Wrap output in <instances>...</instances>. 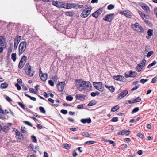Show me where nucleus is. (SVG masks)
<instances>
[{
    "instance_id": "nucleus-60",
    "label": "nucleus",
    "mask_w": 157,
    "mask_h": 157,
    "mask_svg": "<svg viewBox=\"0 0 157 157\" xmlns=\"http://www.w3.org/2000/svg\"><path fill=\"white\" fill-rule=\"evenodd\" d=\"M5 99L8 101L10 102L12 101L11 98L8 96H6L5 98Z\"/></svg>"
},
{
    "instance_id": "nucleus-17",
    "label": "nucleus",
    "mask_w": 157,
    "mask_h": 157,
    "mask_svg": "<svg viewBox=\"0 0 157 157\" xmlns=\"http://www.w3.org/2000/svg\"><path fill=\"white\" fill-rule=\"evenodd\" d=\"M16 136L17 138L20 140H23L24 136L19 131H17L16 133Z\"/></svg>"
},
{
    "instance_id": "nucleus-14",
    "label": "nucleus",
    "mask_w": 157,
    "mask_h": 157,
    "mask_svg": "<svg viewBox=\"0 0 157 157\" xmlns=\"http://www.w3.org/2000/svg\"><path fill=\"white\" fill-rule=\"evenodd\" d=\"M113 77L115 80L119 81L123 80L124 78L123 76L120 75L114 76Z\"/></svg>"
},
{
    "instance_id": "nucleus-64",
    "label": "nucleus",
    "mask_w": 157,
    "mask_h": 157,
    "mask_svg": "<svg viewBox=\"0 0 157 157\" xmlns=\"http://www.w3.org/2000/svg\"><path fill=\"white\" fill-rule=\"evenodd\" d=\"M77 155V153L75 152V151H74L73 153V156L74 157H76Z\"/></svg>"
},
{
    "instance_id": "nucleus-5",
    "label": "nucleus",
    "mask_w": 157,
    "mask_h": 157,
    "mask_svg": "<svg viewBox=\"0 0 157 157\" xmlns=\"http://www.w3.org/2000/svg\"><path fill=\"white\" fill-rule=\"evenodd\" d=\"M93 85L95 88L101 92H103L105 90L101 82H94Z\"/></svg>"
},
{
    "instance_id": "nucleus-44",
    "label": "nucleus",
    "mask_w": 157,
    "mask_h": 157,
    "mask_svg": "<svg viewBox=\"0 0 157 157\" xmlns=\"http://www.w3.org/2000/svg\"><path fill=\"white\" fill-rule=\"evenodd\" d=\"M18 104L23 109H24L25 108V105L22 103L21 102H18Z\"/></svg>"
},
{
    "instance_id": "nucleus-35",
    "label": "nucleus",
    "mask_w": 157,
    "mask_h": 157,
    "mask_svg": "<svg viewBox=\"0 0 157 157\" xmlns=\"http://www.w3.org/2000/svg\"><path fill=\"white\" fill-rule=\"evenodd\" d=\"M147 34L149 36H151L153 35V30L152 29H149L147 31Z\"/></svg>"
},
{
    "instance_id": "nucleus-21",
    "label": "nucleus",
    "mask_w": 157,
    "mask_h": 157,
    "mask_svg": "<svg viewBox=\"0 0 157 157\" xmlns=\"http://www.w3.org/2000/svg\"><path fill=\"white\" fill-rule=\"evenodd\" d=\"M81 122L84 124L87 123L88 124L90 123L91 122V120L90 118L89 119H82L81 120Z\"/></svg>"
},
{
    "instance_id": "nucleus-59",
    "label": "nucleus",
    "mask_w": 157,
    "mask_h": 157,
    "mask_svg": "<svg viewBox=\"0 0 157 157\" xmlns=\"http://www.w3.org/2000/svg\"><path fill=\"white\" fill-rule=\"evenodd\" d=\"M139 14L141 16L142 18L144 17L145 15L142 13L141 11H139Z\"/></svg>"
},
{
    "instance_id": "nucleus-33",
    "label": "nucleus",
    "mask_w": 157,
    "mask_h": 157,
    "mask_svg": "<svg viewBox=\"0 0 157 157\" xmlns=\"http://www.w3.org/2000/svg\"><path fill=\"white\" fill-rule=\"evenodd\" d=\"M100 94V93L98 92H93L91 93V95L92 97H95L96 95H98Z\"/></svg>"
},
{
    "instance_id": "nucleus-30",
    "label": "nucleus",
    "mask_w": 157,
    "mask_h": 157,
    "mask_svg": "<svg viewBox=\"0 0 157 157\" xmlns=\"http://www.w3.org/2000/svg\"><path fill=\"white\" fill-rule=\"evenodd\" d=\"M19 40H14V48L15 49H17L18 44L19 42L18 41Z\"/></svg>"
},
{
    "instance_id": "nucleus-38",
    "label": "nucleus",
    "mask_w": 157,
    "mask_h": 157,
    "mask_svg": "<svg viewBox=\"0 0 157 157\" xmlns=\"http://www.w3.org/2000/svg\"><path fill=\"white\" fill-rule=\"evenodd\" d=\"M82 135L84 136H86V137H89L90 136L89 134L88 133L86 132H83L82 133Z\"/></svg>"
},
{
    "instance_id": "nucleus-46",
    "label": "nucleus",
    "mask_w": 157,
    "mask_h": 157,
    "mask_svg": "<svg viewBox=\"0 0 157 157\" xmlns=\"http://www.w3.org/2000/svg\"><path fill=\"white\" fill-rule=\"evenodd\" d=\"M63 147L65 149H68L70 148V147L67 144H65L63 145Z\"/></svg>"
},
{
    "instance_id": "nucleus-39",
    "label": "nucleus",
    "mask_w": 157,
    "mask_h": 157,
    "mask_svg": "<svg viewBox=\"0 0 157 157\" xmlns=\"http://www.w3.org/2000/svg\"><path fill=\"white\" fill-rule=\"evenodd\" d=\"M66 15L67 16L72 17L73 15V13L71 12H67L66 13Z\"/></svg>"
},
{
    "instance_id": "nucleus-34",
    "label": "nucleus",
    "mask_w": 157,
    "mask_h": 157,
    "mask_svg": "<svg viewBox=\"0 0 157 157\" xmlns=\"http://www.w3.org/2000/svg\"><path fill=\"white\" fill-rule=\"evenodd\" d=\"M32 141L36 143L37 142V139L36 136H34L32 135L31 136Z\"/></svg>"
},
{
    "instance_id": "nucleus-45",
    "label": "nucleus",
    "mask_w": 157,
    "mask_h": 157,
    "mask_svg": "<svg viewBox=\"0 0 157 157\" xmlns=\"http://www.w3.org/2000/svg\"><path fill=\"white\" fill-rule=\"evenodd\" d=\"M114 7V5L112 4H110L107 7L108 10H111L113 9Z\"/></svg>"
},
{
    "instance_id": "nucleus-1",
    "label": "nucleus",
    "mask_w": 157,
    "mask_h": 157,
    "mask_svg": "<svg viewBox=\"0 0 157 157\" xmlns=\"http://www.w3.org/2000/svg\"><path fill=\"white\" fill-rule=\"evenodd\" d=\"M75 82L77 89L80 91L85 89L88 90L91 88V85L89 82L83 81L81 79H77L75 80Z\"/></svg>"
},
{
    "instance_id": "nucleus-63",
    "label": "nucleus",
    "mask_w": 157,
    "mask_h": 157,
    "mask_svg": "<svg viewBox=\"0 0 157 157\" xmlns=\"http://www.w3.org/2000/svg\"><path fill=\"white\" fill-rule=\"evenodd\" d=\"M138 87H139L138 86H135V87L132 88L131 89V90L132 91H133L137 89L138 88Z\"/></svg>"
},
{
    "instance_id": "nucleus-19",
    "label": "nucleus",
    "mask_w": 157,
    "mask_h": 157,
    "mask_svg": "<svg viewBox=\"0 0 157 157\" xmlns=\"http://www.w3.org/2000/svg\"><path fill=\"white\" fill-rule=\"evenodd\" d=\"M5 44V39L2 36H0V46H3Z\"/></svg>"
},
{
    "instance_id": "nucleus-8",
    "label": "nucleus",
    "mask_w": 157,
    "mask_h": 157,
    "mask_svg": "<svg viewBox=\"0 0 157 157\" xmlns=\"http://www.w3.org/2000/svg\"><path fill=\"white\" fill-rule=\"evenodd\" d=\"M65 82H59L57 85V87L59 91L62 92L63 91L65 86Z\"/></svg>"
},
{
    "instance_id": "nucleus-58",
    "label": "nucleus",
    "mask_w": 157,
    "mask_h": 157,
    "mask_svg": "<svg viewBox=\"0 0 157 157\" xmlns=\"http://www.w3.org/2000/svg\"><path fill=\"white\" fill-rule=\"evenodd\" d=\"M137 136L141 138H142L144 137V135L140 133H138Z\"/></svg>"
},
{
    "instance_id": "nucleus-12",
    "label": "nucleus",
    "mask_w": 157,
    "mask_h": 157,
    "mask_svg": "<svg viewBox=\"0 0 157 157\" xmlns=\"http://www.w3.org/2000/svg\"><path fill=\"white\" fill-rule=\"evenodd\" d=\"M114 15V14H111L109 15H106L105 17L103 18V19L104 20L110 22L113 19L112 16Z\"/></svg>"
},
{
    "instance_id": "nucleus-24",
    "label": "nucleus",
    "mask_w": 157,
    "mask_h": 157,
    "mask_svg": "<svg viewBox=\"0 0 157 157\" xmlns=\"http://www.w3.org/2000/svg\"><path fill=\"white\" fill-rule=\"evenodd\" d=\"M105 86L110 91L112 92H114L115 91V89L113 86H108L105 85Z\"/></svg>"
},
{
    "instance_id": "nucleus-11",
    "label": "nucleus",
    "mask_w": 157,
    "mask_h": 157,
    "mask_svg": "<svg viewBox=\"0 0 157 157\" xmlns=\"http://www.w3.org/2000/svg\"><path fill=\"white\" fill-rule=\"evenodd\" d=\"M52 4L54 6H55L58 8H61L63 7V5L61 2L54 1L52 2Z\"/></svg>"
},
{
    "instance_id": "nucleus-10",
    "label": "nucleus",
    "mask_w": 157,
    "mask_h": 157,
    "mask_svg": "<svg viewBox=\"0 0 157 157\" xmlns=\"http://www.w3.org/2000/svg\"><path fill=\"white\" fill-rule=\"evenodd\" d=\"M103 10V9L102 8H99L97 11L92 14V16L96 18H97L99 15L101 14Z\"/></svg>"
},
{
    "instance_id": "nucleus-28",
    "label": "nucleus",
    "mask_w": 157,
    "mask_h": 157,
    "mask_svg": "<svg viewBox=\"0 0 157 157\" xmlns=\"http://www.w3.org/2000/svg\"><path fill=\"white\" fill-rule=\"evenodd\" d=\"M27 60V57L25 56H22L20 61L25 63Z\"/></svg>"
},
{
    "instance_id": "nucleus-2",
    "label": "nucleus",
    "mask_w": 157,
    "mask_h": 157,
    "mask_svg": "<svg viewBox=\"0 0 157 157\" xmlns=\"http://www.w3.org/2000/svg\"><path fill=\"white\" fill-rule=\"evenodd\" d=\"M132 28L134 31L140 34L143 33L144 31L142 27L138 23L132 24Z\"/></svg>"
},
{
    "instance_id": "nucleus-22",
    "label": "nucleus",
    "mask_w": 157,
    "mask_h": 157,
    "mask_svg": "<svg viewBox=\"0 0 157 157\" xmlns=\"http://www.w3.org/2000/svg\"><path fill=\"white\" fill-rule=\"evenodd\" d=\"M85 96L83 94H77L76 96V98L78 100H81L84 99Z\"/></svg>"
},
{
    "instance_id": "nucleus-51",
    "label": "nucleus",
    "mask_w": 157,
    "mask_h": 157,
    "mask_svg": "<svg viewBox=\"0 0 157 157\" xmlns=\"http://www.w3.org/2000/svg\"><path fill=\"white\" fill-rule=\"evenodd\" d=\"M135 103L139 102L141 101V99L140 97H138L136 99L134 100Z\"/></svg>"
},
{
    "instance_id": "nucleus-29",
    "label": "nucleus",
    "mask_w": 157,
    "mask_h": 157,
    "mask_svg": "<svg viewBox=\"0 0 157 157\" xmlns=\"http://www.w3.org/2000/svg\"><path fill=\"white\" fill-rule=\"evenodd\" d=\"M129 75L130 77H134L136 75V72H133L132 71H130L129 72Z\"/></svg>"
},
{
    "instance_id": "nucleus-47",
    "label": "nucleus",
    "mask_w": 157,
    "mask_h": 157,
    "mask_svg": "<svg viewBox=\"0 0 157 157\" xmlns=\"http://www.w3.org/2000/svg\"><path fill=\"white\" fill-rule=\"evenodd\" d=\"M25 124L28 125L29 126H30L31 127L33 126V125L31 123L28 121H24L23 122Z\"/></svg>"
},
{
    "instance_id": "nucleus-16",
    "label": "nucleus",
    "mask_w": 157,
    "mask_h": 157,
    "mask_svg": "<svg viewBox=\"0 0 157 157\" xmlns=\"http://www.w3.org/2000/svg\"><path fill=\"white\" fill-rule=\"evenodd\" d=\"M130 132L129 130H122L118 132V134L119 135H123L125 134L126 135H128Z\"/></svg>"
},
{
    "instance_id": "nucleus-25",
    "label": "nucleus",
    "mask_w": 157,
    "mask_h": 157,
    "mask_svg": "<svg viewBox=\"0 0 157 157\" xmlns=\"http://www.w3.org/2000/svg\"><path fill=\"white\" fill-rule=\"evenodd\" d=\"M2 131L5 132H7L9 129V127L6 125L4 126L2 128Z\"/></svg>"
},
{
    "instance_id": "nucleus-13",
    "label": "nucleus",
    "mask_w": 157,
    "mask_h": 157,
    "mask_svg": "<svg viewBox=\"0 0 157 157\" xmlns=\"http://www.w3.org/2000/svg\"><path fill=\"white\" fill-rule=\"evenodd\" d=\"M119 13L122 14L124 15L126 17L128 18H131L132 17V15L130 13L125 11H120L119 12Z\"/></svg>"
},
{
    "instance_id": "nucleus-32",
    "label": "nucleus",
    "mask_w": 157,
    "mask_h": 157,
    "mask_svg": "<svg viewBox=\"0 0 157 157\" xmlns=\"http://www.w3.org/2000/svg\"><path fill=\"white\" fill-rule=\"evenodd\" d=\"M157 63V62L155 61H154L152 63L150 64L147 66L148 68H149L153 66L154 65L156 64Z\"/></svg>"
},
{
    "instance_id": "nucleus-23",
    "label": "nucleus",
    "mask_w": 157,
    "mask_h": 157,
    "mask_svg": "<svg viewBox=\"0 0 157 157\" xmlns=\"http://www.w3.org/2000/svg\"><path fill=\"white\" fill-rule=\"evenodd\" d=\"M11 59L14 61L15 62L17 59V55L15 53H13L11 55Z\"/></svg>"
},
{
    "instance_id": "nucleus-6",
    "label": "nucleus",
    "mask_w": 157,
    "mask_h": 157,
    "mask_svg": "<svg viewBox=\"0 0 157 157\" xmlns=\"http://www.w3.org/2000/svg\"><path fill=\"white\" fill-rule=\"evenodd\" d=\"M92 9L91 8H86L81 14V17L82 18L86 17L90 13Z\"/></svg>"
},
{
    "instance_id": "nucleus-49",
    "label": "nucleus",
    "mask_w": 157,
    "mask_h": 157,
    "mask_svg": "<svg viewBox=\"0 0 157 157\" xmlns=\"http://www.w3.org/2000/svg\"><path fill=\"white\" fill-rule=\"evenodd\" d=\"M15 86L17 88V89L18 90H21V87L18 84H15Z\"/></svg>"
},
{
    "instance_id": "nucleus-4",
    "label": "nucleus",
    "mask_w": 157,
    "mask_h": 157,
    "mask_svg": "<svg viewBox=\"0 0 157 157\" xmlns=\"http://www.w3.org/2000/svg\"><path fill=\"white\" fill-rule=\"evenodd\" d=\"M27 43L25 41L21 42L19 46V55L21 54L26 49Z\"/></svg>"
},
{
    "instance_id": "nucleus-55",
    "label": "nucleus",
    "mask_w": 157,
    "mask_h": 157,
    "mask_svg": "<svg viewBox=\"0 0 157 157\" xmlns=\"http://www.w3.org/2000/svg\"><path fill=\"white\" fill-rule=\"evenodd\" d=\"M0 118L2 119H5V116L4 113L0 114Z\"/></svg>"
},
{
    "instance_id": "nucleus-15",
    "label": "nucleus",
    "mask_w": 157,
    "mask_h": 157,
    "mask_svg": "<svg viewBox=\"0 0 157 157\" xmlns=\"http://www.w3.org/2000/svg\"><path fill=\"white\" fill-rule=\"evenodd\" d=\"M128 91L126 90H124L119 94L118 98L120 99H122L125 97L128 94Z\"/></svg>"
},
{
    "instance_id": "nucleus-37",
    "label": "nucleus",
    "mask_w": 157,
    "mask_h": 157,
    "mask_svg": "<svg viewBox=\"0 0 157 157\" xmlns=\"http://www.w3.org/2000/svg\"><path fill=\"white\" fill-rule=\"evenodd\" d=\"M66 99L68 101H71L73 99V97L71 96H67L66 97Z\"/></svg>"
},
{
    "instance_id": "nucleus-41",
    "label": "nucleus",
    "mask_w": 157,
    "mask_h": 157,
    "mask_svg": "<svg viewBox=\"0 0 157 157\" xmlns=\"http://www.w3.org/2000/svg\"><path fill=\"white\" fill-rule=\"evenodd\" d=\"M153 53L154 52L152 51L149 52L147 55V58L150 57V56L153 54Z\"/></svg>"
},
{
    "instance_id": "nucleus-40",
    "label": "nucleus",
    "mask_w": 157,
    "mask_h": 157,
    "mask_svg": "<svg viewBox=\"0 0 157 157\" xmlns=\"http://www.w3.org/2000/svg\"><path fill=\"white\" fill-rule=\"evenodd\" d=\"M21 132L22 133H25L27 132L26 128L25 127L22 126L21 128Z\"/></svg>"
},
{
    "instance_id": "nucleus-48",
    "label": "nucleus",
    "mask_w": 157,
    "mask_h": 157,
    "mask_svg": "<svg viewBox=\"0 0 157 157\" xmlns=\"http://www.w3.org/2000/svg\"><path fill=\"white\" fill-rule=\"evenodd\" d=\"M48 83L52 86H54V83L52 80H49L48 81Z\"/></svg>"
},
{
    "instance_id": "nucleus-26",
    "label": "nucleus",
    "mask_w": 157,
    "mask_h": 157,
    "mask_svg": "<svg viewBox=\"0 0 157 157\" xmlns=\"http://www.w3.org/2000/svg\"><path fill=\"white\" fill-rule=\"evenodd\" d=\"M120 107L119 105H116L112 108L111 111L112 112H115Z\"/></svg>"
},
{
    "instance_id": "nucleus-20",
    "label": "nucleus",
    "mask_w": 157,
    "mask_h": 157,
    "mask_svg": "<svg viewBox=\"0 0 157 157\" xmlns=\"http://www.w3.org/2000/svg\"><path fill=\"white\" fill-rule=\"evenodd\" d=\"M77 6L73 3H67L66 5V8L67 9H70L72 8H76Z\"/></svg>"
},
{
    "instance_id": "nucleus-3",
    "label": "nucleus",
    "mask_w": 157,
    "mask_h": 157,
    "mask_svg": "<svg viewBox=\"0 0 157 157\" xmlns=\"http://www.w3.org/2000/svg\"><path fill=\"white\" fill-rule=\"evenodd\" d=\"M25 69L26 73L30 77L33 76L35 71L33 69H32L31 67L30 66L29 63L26 64Z\"/></svg>"
},
{
    "instance_id": "nucleus-36",
    "label": "nucleus",
    "mask_w": 157,
    "mask_h": 157,
    "mask_svg": "<svg viewBox=\"0 0 157 157\" xmlns=\"http://www.w3.org/2000/svg\"><path fill=\"white\" fill-rule=\"evenodd\" d=\"M39 109L41 112L43 113H45L46 111L44 107H39Z\"/></svg>"
},
{
    "instance_id": "nucleus-31",
    "label": "nucleus",
    "mask_w": 157,
    "mask_h": 157,
    "mask_svg": "<svg viewBox=\"0 0 157 157\" xmlns=\"http://www.w3.org/2000/svg\"><path fill=\"white\" fill-rule=\"evenodd\" d=\"M25 63L20 61L18 64V68L20 69H21L24 66Z\"/></svg>"
},
{
    "instance_id": "nucleus-57",
    "label": "nucleus",
    "mask_w": 157,
    "mask_h": 157,
    "mask_svg": "<svg viewBox=\"0 0 157 157\" xmlns=\"http://www.w3.org/2000/svg\"><path fill=\"white\" fill-rule=\"evenodd\" d=\"M61 113H62L63 114H66L67 113V110L62 109L61 110Z\"/></svg>"
},
{
    "instance_id": "nucleus-52",
    "label": "nucleus",
    "mask_w": 157,
    "mask_h": 157,
    "mask_svg": "<svg viewBox=\"0 0 157 157\" xmlns=\"http://www.w3.org/2000/svg\"><path fill=\"white\" fill-rule=\"evenodd\" d=\"M147 81L148 79H142L140 80V82L144 84Z\"/></svg>"
},
{
    "instance_id": "nucleus-7",
    "label": "nucleus",
    "mask_w": 157,
    "mask_h": 157,
    "mask_svg": "<svg viewBox=\"0 0 157 157\" xmlns=\"http://www.w3.org/2000/svg\"><path fill=\"white\" fill-rule=\"evenodd\" d=\"M146 60L145 59H143L136 67V69L138 72H140L145 65Z\"/></svg>"
},
{
    "instance_id": "nucleus-53",
    "label": "nucleus",
    "mask_w": 157,
    "mask_h": 157,
    "mask_svg": "<svg viewBox=\"0 0 157 157\" xmlns=\"http://www.w3.org/2000/svg\"><path fill=\"white\" fill-rule=\"evenodd\" d=\"M157 78L156 77L153 78L152 79V81L151 83H155L156 81Z\"/></svg>"
},
{
    "instance_id": "nucleus-61",
    "label": "nucleus",
    "mask_w": 157,
    "mask_h": 157,
    "mask_svg": "<svg viewBox=\"0 0 157 157\" xmlns=\"http://www.w3.org/2000/svg\"><path fill=\"white\" fill-rule=\"evenodd\" d=\"M83 105L82 104H80V105H78L77 106V108L78 109H82L83 108Z\"/></svg>"
},
{
    "instance_id": "nucleus-27",
    "label": "nucleus",
    "mask_w": 157,
    "mask_h": 157,
    "mask_svg": "<svg viewBox=\"0 0 157 157\" xmlns=\"http://www.w3.org/2000/svg\"><path fill=\"white\" fill-rule=\"evenodd\" d=\"M8 86V84L5 82L1 84L0 87L1 89H5Z\"/></svg>"
},
{
    "instance_id": "nucleus-56",
    "label": "nucleus",
    "mask_w": 157,
    "mask_h": 157,
    "mask_svg": "<svg viewBox=\"0 0 157 157\" xmlns=\"http://www.w3.org/2000/svg\"><path fill=\"white\" fill-rule=\"evenodd\" d=\"M58 78L57 76H55L53 77L52 78V79L55 82H56L57 81V80L58 79Z\"/></svg>"
},
{
    "instance_id": "nucleus-43",
    "label": "nucleus",
    "mask_w": 157,
    "mask_h": 157,
    "mask_svg": "<svg viewBox=\"0 0 157 157\" xmlns=\"http://www.w3.org/2000/svg\"><path fill=\"white\" fill-rule=\"evenodd\" d=\"M118 119L117 117H113L111 120L112 122H115L118 121Z\"/></svg>"
},
{
    "instance_id": "nucleus-50",
    "label": "nucleus",
    "mask_w": 157,
    "mask_h": 157,
    "mask_svg": "<svg viewBox=\"0 0 157 157\" xmlns=\"http://www.w3.org/2000/svg\"><path fill=\"white\" fill-rule=\"evenodd\" d=\"M94 141H86V142L85 143L87 145H90L91 144H93L94 143Z\"/></svg>"
},
{
    "instance_id": "nucleus-54",
    "label": "nucleus",
    "mask_w": 157,
    "mask_h": 157,
    "mask_svg": "<svg viewBox=\"0 0 157 157\" xmlns=\"http://www.w3.org/2000/svg\"><path fill=\"white\" fill-rule=\"evenodd\" d=\"M95 103H94L93 101L90 102L88 104V105L89 106H91L94 105L95 104Z\"/></svg>"
},
{
    "instance_id": "nucleus-9",
    "label": "nucleus",
    "mask_w": 157,
    "mask_h": 157,
    "mask_svg": "<svg viewBox=\"0 0 157 157\" xmlns=\"http://www.w3.org/2000/svg\"><path fill=\"white\" fill-rule=\"evenodd\" d=\"M140 5L147 13H150L149 8L147 5L145 3L141 2L140 3Z\"/></svg>"
},
{
    "instance_id": "nucleus-18",
    "label": "nucleus",
    "mask_w": 157,
    "mask_h": 157,
    "mask_svg": "<svg viewBox=\"0 0 157 157\" xmlns=\"http://www.w3.org/2000/svg\"><path fill=\"white\" fill-rule=\"evenodd\" d=\"M39 75L41 79L43 81H46L48 78V75L47 74H42L40 75V73H39Z\"/></svg>"
},
{
    "instance_id": "nucleus-62",
    "label": "nucleus",
    "mask_w": 157,
    "mask_h": 157,
    "mask_svg": "<svg viewBox=\"0 0 157 157\" xmlns=\"http://www.w3.org/2000/svg\"><path fill=\"white\" fill-rule=\"evenodd\" d=\"M129 72H127L125 73V77L126 78H127L128 77H130V75H129Z\"/></svg>"
},
{
    "instance_id": "nucleus-42",
    "label": "nucleus",
    "mask_w": 157,
    "mask_h": 157,
    "mask_svg": "<svg viewBox=\"0 0 157 157\" xmlns=\"http://www.w3.org/2000/svg\"><path fill=\"white\" fill-rule=\"evenodd\" d=\"M139 110V108L138 107H136L133 109L132 111V113H135L138 112Z\"/></svg>"
}]
</instances>
